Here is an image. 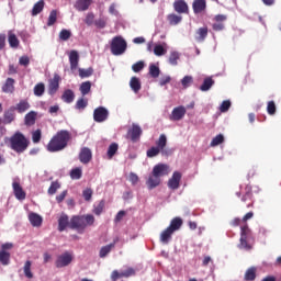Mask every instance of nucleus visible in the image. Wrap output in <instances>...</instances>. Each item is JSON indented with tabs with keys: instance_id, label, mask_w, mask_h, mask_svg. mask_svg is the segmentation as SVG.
<instances>
[{
	"instance_id": "2f4dec72",
	"label": "nucleus",
	"mask_w": 281,
	"mask_h": 281,
	"mask_svg": "<svg viewBox=\"0 0 281 281\" xmlns=\"http://www.w3.org/2000/svg\"><path fill=\"white\" fill-rule=\"evenodd\" d=\"M167 21H168L169 25H179V23H181V21H183V16L178 15L176 13H170L167 15Z\"/></svg>"
},
{
	"instance_id": "4468645a",
	"label": "nucleus",
	"mask_w": 281,
	"mask_h": 281,
	"mask_svg": "<svg viewBox=\"0 0 281 281\" xmlns=\"http://www.w3.org/2000/svg\"><path fill=\"white\" fill-rule=\"evenodd\" d=\"M142 127L135 123L132 124V128L128 130L127 132V137H130V139L135 143V142H139V137H142Z\"/></svg>"
},
{
	"instance_id": "e433bc0d",
	"label": "nucleus",
	"mask_w": 281,
	"mask_h": 281,
	"mask_svg": "<svg viewBox=\"0 0 281 281\" xmlns=\"http://www.w3.org/2000/svg\"><path fill=\"white\" fill-rule=\"evenodd\" d=\"M79 91L81 95H89L91 93V81H85L80 85Z\"/></svg>"
},
{
	"instance_id": "f704fd0d",
	"label": "nucleus",
	"mask_w": 281,
	"mask_h": 281,
	"mask_svg": "<svg viewBox=\"0 0 281 281\" xmlns=\"http://www.w3.org/2000/svg\"><path fill=\"white\" fill-rule=\"evenodd\" d=\"M212 87H214V79H212V77L205 78L200 86V91H210Z\"/></svg>"
},
{
	"instance_id": "423d86ee",
	"label": "nucleus",
	"mask_w": 281,
	"mask_h": 281,
	"mask_svg": "<svg viewBox=\"0 0 281 281\" xmlns=\"http://www.w3.org/2000/svg\"><path fill=\"white\" fill-rule=\"evenodd\" d=\"M126 41L122 38V36H115L110 44L111 54H113V56H122V54L126 52Z\"/></svg>"
},
{
	"instance_id": "79ce46f5",
	"label": "nucleus",
	"mask_w": 281,
	"mask_h": 281,
	"mask_svg": "<svg viewBox=\"0 0 281 281\" xmlns=\"http://www.w3.org/2000/svg\"><path fill=\"white\" fill-rule=\"evenodd\" d=\"M0 262L3 265V267H8V265H10V252L0 250Z\"/></svg>"
},
{
	"instance_id": "c756f323",
	"label": "nucleus",
	"mask_w": 281,
	"mask_h": 281,
	"mask_svg": "<svg viewBox=\"0 0 281 281\" xmlns=\"http://www.w3.org/2000/svg\"><path fill=\"white\" fill-rule=\"evenodd\" d=\"M182 225H183V220H181V217H175L173 220H171L168 228L173 231V233H175V232H179V229H181Z\"/></svg>"
},
{
	"instance_id": "39448f33",
	"label": "nucleus",
	"mask_w": 281,
	"mask_h": 281,
	"mask_svg": "<svg viewBox=\"0 0 281 281\" xmlns=\"http://www.w3.org/2000/svg\"><path fill=\"white\" fill-rule=\"evenodd\" d=\"M168 146V137H166V134H161L159 138L156 140V147H151L147 150V157L153 159V157H157L159 153L162 155L166 153L164 149Z\"/></svg>"
},
{
	"instance_id": "13d9d810",
	"label": "nucleus",
	"mask_w": 281,
	"mask_h": 281,
	"mask_svg": "<svg viewBox=\"0 0 281 281\" xmlns=\"http://www.w3.org/2000/svg\"><path fill=\"white\" fill-rule=\"evenodd\" d=\"M82 196L85 201H91L93 196V190L91 188H87L82 191Z\"/></svg>"
},
{
	"instance_id": "680f3d73",
	"label": "nucleus",
	"mask_w": 281,
	"mask_h": 281,
	"mask_svg": "<svg viewBox=\"0 0 281 281\" xmlns=\"http://www.w3.org/2000/svg\"><path fill=\"white\" fill-rule=\"evenodd\" d=\"M179 60V53L177 52H172L169 56V63L170 65L177 66Z\"/></svg>"
},
{
	"instance_id": "f3484780",
	"label": "nucleus",
	"mask_w": 281,
	"mask_h": 281,
	"mask_svg": "<svg viewBox=\"0 0 281 281\" xmlns=\"http://www.w3.org/2000/svg\"><path fill=\"white\" fill-rule=\"evenodd\" d=\"M192 9L194 14H202L207 10V1L205 0H193Z\"/></svg>"
},
{
	"instance_id": "c85d7f7f",
	"label": "nucleus",
	"mask_w": 281,
	"mask_h": 281,
	"mask_svg": "<svg viewBox=\"0 0 281 281\" xmlns=\"http://www.w3.org/2000/svg\"><path fill=\"white\" fill-rule=\"evenodd\" d=\"M61 100L65 101L66 104H71V102L76 100V94L74 93V90L71 89L65 90L61 95Z\"/></svg>"
},
{
	"instance_id": "a878e982",
	"label": "nucleus",
	"mask_w": 281,
	"mask_h": 281,
	"mask_svg": "<svg viewBox=\"0 0 281 281\" xmlns=\"http://www.w3.org/2000/svg\"><path fill=\"white\" fill-rule=\"evenodd\" d=\"M172 234H175V232L171 231L169 227H167L160 234V243H162L164 245H168L170 243V240L172 239Z\"/></svg>"
},
{
	"instance_id": "473e14b6",
	"label": "nucleus",
	"mask_w": 281,
	"mask_h": 281,
	"mask_svg": "<svg viewBox=\"0 0 281 281\" xmlns=\"http://www.w3.org/2000/svg\"><path fill=\"white\" fill-rule=\"evenodd\" d=\"M243 203H246V207H254V194L251 191H247L243 198H241Z\"/></svg>"
},
{
	"instance_id": "4d7b16f0",
	"label": "nucleus",
	"mask_w": 281,
	"mask_h": 281,
	"mask_svg": "<svg viewBox=\"0 0 281 281\" xmlns=\"http://www.w3.org/2000/svg\"><path fill=\"white\" fill-rule=\"evenodd\" d=\"M231 108H232V101L225 100L222 102V104L220 106V111H221V113H227V111H229Z\"/></svg>"
},
{
	"instance_id": "338daca9",
	"label": "nucleus",
	"mask_w": 281,
	"mask_h": 281,
	"mask_svg": "<svg viewBox=\"0 0 281 281\" xmlns=\"http://www.w3.org/2000/svg\"><path fill=\"white\" fill-rule=\"evenodd\" d=\"M19 64L22 65V67H27V65H30V57L27 56L20 57Z\"/></svg>"
},
{
	"instance_id": "dca6fc26",
	"label": "nucleus",
	"mask_w": 281,
	"mask_h": 281,
	"mask_svg": "<svg viewBox=\"0 0 281 281\" xmlns=\"http://www.w3.org/2000/svg\"><path fill=\"white\" fill-rule=\"evenodd\" d=\"M151 172L161 179V177H167V175H170V166L166 164H158L153 168Z\"/></svg>"
},
{
	"instance_id": "e2e57ef3",
	"label": "nucleus",
	"mask_w": 281,
	"mask_h": 281,
	"mask_svg": "<svg viewBox=\"0 0 281 281\" xmlns=\"http://www.w3.org/2000/svg\"><path fill=\"white\" fill-rule=\"evenodd\" d=\"M154 54L155 56H164L166 54V48H164L161 45H156L154 47Z\"/></svg>"
},
{
	"instance_id": "7c9ffc66",
	"label": "nucleus",
	"mask_w": 281,
	"mask_h": 281,
	"mask_svg": "<svg viewBox=\"0 0 281 281\" xmlns=\"http://www.w3.org/2000/svg\"><path fill=\"white\" fill-rule=\"evenodd\" d=\"M130 87L134 93H139L142 90V82L139 81V78L137 77H132L130 80Z\"/></svg>"
},
{
	"instance_id": "aec40b11",
	"label": "nucleus",
	"mask_w": 281,
	"mask_h": 281,
	"mask_svg": "<svg viewBox=\"0 0 281 281\" xmlns=\"http://www.w3.org/2000/svg\"><path fill=\"white\" fill-rule=\"evenodd\" d=\"M92 157H93V154L91 153V149H89L88 147L81 148L79 154V160L81 161V164H89Z\"/></svg>"
},
{
	"instance_id": "0e129e2a",
	"label": "nucleus",
	"mask_w": 281,
	"mask_h": 281,
	"mask_svg": "<svg viewBox=\"0 0 281 281\" xmlns=\"http://www.w3.org/2000/svg\"><path fill=\"white\" fill-rule=\"evenodd\" d=\"M42 133L41 130H36L35 132L32 133V139L33 144H38L41 142Z\"/></svg>"
},
{
	"instance_id": "5fc2aeb1",
	"label": "nucleus",
	"mask_w": 281,
	"mask_h": 281,
	"mask_svg": "<svg viewBox=\"0 0 281 281\" xmlns=\"http://www.w3.org/2000/svg\"><path fill=\"white\" fill-rule=\"evenodd\" d=\"M223 142H225V136H223V134H218L212 139L211 146H220V144H223Z\"/></svg>"
},
{
	"instance_id": "cd10ccee",
	"label": "nucleus",
	"mask_w": 281,
	"mask_h": 281,
	"mask_svg": "<svg viewBox=\"0 0 281 281\" xmlns=\"http://www.w3.org/2000/svg\"><path fill=\"white\" fill-rule=\"evenodd\" d=\"M14 79L7 78L4 85L2 86L3 93H14Z\"/></svg>"
},
{
	"instance_id": "c03bdc74",
	"label": "nucleus",
	"mask_w": 281,
	"mask_h": 281,
	"mask_svg": "<svg viewBox=\"0 0 281 281\" xmlns=\"http://www.w3.org/2000/svg\"><path fill=\"white\" fill-rule=\"evenodd\" d=\"M159 74H161L159 66H157L155 64H150L149 65V76H151V78H159Z\"/></svg>"
},
{
	"instance_id": "f8f14e48",
	"label": "nucleus",
	"mask_w": 281,
	"mask_h": 281,
	"mask_svg": "<svg viewBox=\"0 0 281 281\" xmlns=\"http://www.w3.org/2000/svg\"><path fill=\"white\" fill-rule=\"evenodd\" d=\"M13 194L18 201H25L27 193L23 190L20 181L12 182Z\"/></svg>"
},
{
	"instance_id": "393cba45",
	"label": "nucleus",
	"mask_w": 281,
	"mask_h": 281,
	"mask_svg": "<svg viewBox=\"0 0 281 281\" xmlns=\"http://www.w3.org/2000/svg\"><path fill=\"white\" fill-rule=\"evenodd\" d=\"M71 224V220L69 221L68 215H61L58 220V232H65L67 227Z\"/></svg>"
},
{
	"instance_id": "a19ab883",
	"label": "nucleus",
	"mask_w": 281,
	"mask_h": 281,
	"mask_svg": "<svg viewBox=\"0 0 281 281\" xmlns=\"http://www.w3.org/2000/svg\"><path fill=\"white\" fill-rule=\"evenodd\" d=\"M24 276L25 278H29V280H32L34 278V274L32 273V261L27 260L24 263Z\"/></svg>"
},
{
	"instance_id": "20e7f679",
	"label": "nucleus",
	"mask_w": 281,
	"mask_h": 281,
	"mask_svg": "<svg viewBox=\"0 0 281 281\" xmlns=\"http://www.w3.org/2000/svg\"><path fill=\"white\" fill-rule=\"evenodd\" d=\"M249 240H254V233L251 232V228H249V225L245 223L240 226V239L238 245L239 249L251 251V249H254V246L249 244Z\"/></svg>"
},
{
	"instance_id": "6e6d98bb",
	"label": "nucleus",
	"mask_w": 281,
	"mask_h": 281,
	"mask_svg": "<svg viewBox=\"0 0 281 281\" xmlns=\"http://www.w3.org/2000/svg\"><path fill=\"white\" fill-rule=\"evenodd\" d=\"M59 38H60V41H69V38H71V31H69L67 29H63L59 32Z\"/></svg>"
},
{
	"instance_id": "4be33fe9",
	"label": "nucleus",
	"mask_w": 281,
	"mask_h": 281,
	"mask_svg": "<svg viewBox=\"0 0 281 281\" xmlns=\"http://www.w3.org/2000/svg\"><path fill=\"white\" fill-rule=\"evenodd\" d=\"M92 3L93 0H77L75 3V8L76 10H78V12H87Z\"/></svg>"
},
{
	"instance_id": "69168bd1",
	"label": "nucleus",
	"mask_w": 281,
	"mask_h": 281,
	"mask_svg": "<svg viewBox=\"0 0 281 281\" xmlns=\"http://www.w3.org/2000/svg\"><path fill=\"white\" fill-rule=\"evenodd\" d=\"M136 274V271L133 268H127L126 270L122 271L123 278H132Z\"/></svg>"
},
{
	"instance_id": "864d4df0",
	"label": "nucleus",
	"mask_w": 281,
	"mask_h": 281,
	"mask_svg": "<svg viewBox=\"0 0 281 281\" xmlns=\"http://www.w3.org/2000/svg\"><path fill=\"white\" fill-rule=\"evenodd\" d=\"M192 82H194V78H192V76H184L181 80L183 89H188V87H190Z\"/></svg>"
},
{
	"instance_id": "f03ea898",
	"label": "nucleus",
	"mask_w": 281,
	"mask_h": 281,
	"mask_svg": "<svg viewBox=\"0 0 281 281\" xmlns=\"http://www.w3.org/2000/svg\"><path fill=\"white\" fill-rule=\"evenodd\" d=\"M4 144L11 148V150H14V153H18V155H21L22 153H25L30 146V140L27 137L24 136L21 132H15L11 137L4 138Z\"/></svg>"
},
{
	"instance_id": "6e6552de",
	"label": "nucleus",
	"mask_w": 281,
	"mask_h": 281,
	"mask_svg": "<svg viewBox=\"0 0 281 281\" xmlns=\"http://www.w3.org/2000/svg\"><path fill=\"white\" fill-rule=\"evenodd\" d=\"M58 89H60V75L54 74L53 78L48 80L49 95H56Z\"/></svg>"
},
{
	"instance_id": "8fccbe9b",
	"label": "nucleus",
	"mask_w": 281,
	"mask_h": 281,
	"mask_svg": "<svg viewBox=\"0 0 281 281\" xmlns=\"http://www.w3.org/2000/svg\"><path fill=\"white\" fill-rule=\"evenodd\" d=\"M57 19H58V12L56 10L50 11L48 16V22H47L48 27H52V25L56 23Z\"/></svg>"
},
{
	"instance_id": "ea45409f",
	"label": "nucleus",
	"mask_w": 281,
	"mask_h": 281,
	"mask_svg": "<svg viewBox=\"0 0 281 281\" xmlns=\"http://www.w3.org/2000/svg\"><path fill=\"white\" fill-rule=\"evenodd\" d=\"M86 106H89V100H87L85 98L78 99L75 104V109L77 111H85Z\"/></svg>"
},
{
	"instance_id": "052dcab7",
	"label": "nucleus",
	"mask_w": 281,
	"mask_h": 281,
	"mask_svg": "<svg viewBox=\"0 0 281 281\" xmlns=\"http://www.w3.org/2000/svg\"><path fill=\"white\" fill-rule=\"evenodd\" d=\"M144 67H145L144 61H137V63L133 64L132 70L134 71V74H139V71H142V69H144Z\"/></svg>"
},
{
	"instance_id": "6ab92c4d",
	"label": "nucleus",
	"mask_w": 281,
	"mask_h": 281,
	"mask_svg": "<svg viewBox=\"0 0 281 281\" xmlns=\"http://www.w3.org/2000/svg\"><path fill=\"white\" fill-rule=\"evenodd\" d=\"M117 244V238L113 240V243L102 246L99 251V258H106L113 249H115V245Z\"/></svg>"
},
{
	"instance_id": "0eeeda50",
	"label": "nucleus",
	"mask_w": 281,
	"mask_h": 281,
	"mask_svg": "<svg viewBox=\"0 0 281 281\" xmlns=\"http://www.w3.org/2000/svg\"><path fill=\"white\" fill-rule=\"evenodd\" d=\"M72 261L74 255H71V252L69 251H66L57 257V260L55 261V267H57V269H63L64 267H69Z\"/></svg>"
},
{
	"instance_id": "49530a36",
	"label": "nucleus",
	"mask_w": 281,
	"mask_h": 281,
	"mask_svg": "<svg viewBox=\"0 0 281 281\" xmlns=\"http://www.w3.org/2000/svg\"><path fill=\"white\" fill-rule=\"evenodd\" d=\"M78 71H79V76L81 78H91V76H93V68H91V67L87 68V69L79 68Z\"/></svg>"
},
{
	"instance_id": "412c9836",
	"label": "nucleus",
	"mask_w": 281,
	"mask_h": 281,
	"mask_svg": "<svg viewBox=\"0 0 281 281\" xmlns=\"http://www.w3.org/2000/svg\"><path fill=\"white\" fill-rule=\"evenodd\" d=\"M160 183H161V178L151 171V175L149 176V178L146 181L148 189L155 190V188H157V186H159Z\"/></svg>"
},
{
	"instance_id": "bf43d9fd",
	"label": "nucleus",
	"mask_w": 281,
	"mask_h": 281,
	"mask_svg": "<svg viewBox=\"0 0 281 281\" xmlns=\"http://www.w3.org/2000/svg\"><path fill=\"white\" fill-rule=\"evenodd\" d=\"M276 111H277V108H276V102L274 101H269L268 102V105H267V112L269 115H276Z\"/></svg>"
},
{
	"instance_id": "bb28decb",
	"label": "nucleus",
	"mask_w": 281,
	"mask_h": 281,
	"mask_svg": "<svg viewBox=\"0 0 281 281\" xmlns=\"http://www.w3.org/2000/svg\"><path fill=\"white\" fill-rule=\"evenodd\" d=\"M29 221L33 227H41L43 225V217L36 213H30Z\"/></svg>"
},
{
	"instance_id": "09e8293b",
	"label": "nucleus",
	"mask_w": 281,
	"mask_h": 281,
	"mask_svg": "<svg viewBox=\"0 0 281 281\" xmlns=\"http://www.w3.org/2000/svg\"><path fill=\"white\" fill-rule=\"evenodd\" d=\"M104 205H105L104 200H101L98 203V205H94L93 214H95V216H100V214H102L104 212Z\"/></svg>"
},
{
	"instance_id": "c9c22d12",
	"label": "nucleus",
	"mask_w": 281,
	"mask_h": 281,
	"mask_svg": "<svg viewBox=\"0 0 281 281\" xmlns=\"http://www.w3.org/2000/svg\"><path fill=\"white\" fill-rule=\"evenodd\" d=\"M256 267H250L246 270L245 276H244V280L245 281H254L256 280Z\"/></svg>"
},
{
	"instance_id": "4c0bfd02",
	"label": "nucleus",
	"mask_w": 281,
	"mask_h": 281,
	"mask_svg": "<svg viewBox=\"0 0 281 281\" xmlns=\"http://www.w3.org/2000/svg\"><path fill=\"white\" fill-rule=\"evenodd\" d=\"M15 109L18 110V113H25V111H29L30 109V102L27 100H21Z\"/></svg>"
},
{
	"instance_id": "58836bf2",
	"label": "nucleus",
	"mask_w": 281,
	"mask_h": 281,
	"mask_svg": "<svg viewBox=\"0 0 281 281\" xmlns=\"http://www.w3.org/2000/svg\"><path fill=\"white\" fill-rule=\"evenodd\" d=\"M14 111L7 110L3 114V124H12L14 122Z\"/></svg>"
},
{
	"instance_id": "3c124183",
	"label": "nucleus",
	"mask_w": 281,
	"mask_h": 281,
	"mask_svg": "<svg viewBox=\"0 0 281 281\" xmlns=\"http://www.w3.org/2000/svg\"><path fill=\"white\" fill-rule=\"evenodd\" d=\"M70 178L75 180L82 179V169L81 168L71 169Z\"/></svg>"
},
{
	"instance_id": "a211bd4d",
	"label": "nucleus",
	"mask_w": 281,
	"mask_h": 281,
	"mask_svg": "<svg viewBox=\"0 0 281 281\" xmlns=\"http://www.w3.org/2000/svg\"><path fill=\"white\" fill-rule=\"evenodd\" d=\"M68 58L71 71H76V69H78V64L80 63V55L78 54V50H70Z\"/></svg>"
},
{
	"instance_id": "2eb2a0df",
	"label": "nucleus",
	"mask_w": 281,
	"mask_h": 281,
	"mask_svg": "<svg viewBox=\"0 0 281 281\" xmlns=\"http://www.w3.org/2000/svg\"><path fill=\"white\" fill-rule=\"evenodd\" d=\"M173 10L175 12H178V14H188L190 12V8L186 0H176L173 2Z\"/></svg>"
},
{
	"instance_id": "f257e3e1",
	"label": "nucleus",
	"mask_w": 281,
	"mask_h": 281,
	"mask_svg": "<svg viewBox=\"0 0 281 281\" xmlns=\"http://www.w3.org/2000/svg\"><path fill=\"white\" fill-rule=\"evenodd\" d=\"M71 139V133L67 130H61L56 133L47 144L48 153H60L65 150V147L69 144Z\"/></svg>"
},
{
	"instance_id": "ddd939ff",
	"label": "nucleus",
	"mask_w": 281,
	"mask_h": 281,
	"mask_svg": "<svg viewBox=\"0 0 281 281\" xmlns=\"http://www.w3.org/2000/svg\"><path fill=\"white\" fill-rule=\"evenodd\" d=\"M186 113H187L186 106L179 105L172 110L169 116V120L171 122H179L183 120V117H186Z\"/></svg>"
},
{
	"instance_id": "a18cd8bd",
	"label": "nucleus",
	"mask_w": 281,
	"mask_h": 281,
	"mask_svg": "<svg viewBox=\"0 0 281 281\" xmlns=\"http://www.w3.org/2000/svg\"><path fill=\"white\" fill-rule=\"evenodd\" d=\"M33 91H34V95H36L37 98H41V95H43V93H45V83L40 82V83L35 85Z\"/></svg>"
},
{
	"instance_id": "603ef678",
	"label": "nucleus",
	"mask_w": 281,
	"mask_h": 281,
	"mask_svg": "<svg viewBox=\"0 0 281 281\" xmlns=\"http://www.w3.org/2000/svg\"><path fill=\"white\" fill-rule=\"evenodd\" d=\"M60 190V183L58 181H53L50 187L48 188V194L53 195L56 194Z\"/></svg>"
},
{
	"instance_id": "774afa93",
	"label": "nucleus",
	"mask_w": 281,
	"mask_h": 281,
	"mask_svg": "<svg viewBox=\"0 0 281 281\" xmlns=\"http://www.w3.org/2000/svg\"><path fill=\"white\" fill-rule=\"evenodd\" d=\"M120 278H124L122 276V272H119L117 270L112 271V274H111L112 281H117V280H120Z\"/></svg>"
},
{
	"instance_id": "b1692460",
	"label": "nucleus",
	"mask_w": 281,
	"mask_h": 281,
	"mask_svg": "<svg viewBox=\"0 0 281 281\" xmlns=\"http://www.w3.org/2000/svg\"><path fill=\"white\" fill-rule=\"evenodd\" d=\"M36 117H38V113L31 111L24 116L25 126H34L36 124Z\"/></svg>"
},
{
	"instance_id": "1a4fd4ad",
	"label": "nucleus",
	"mask_w": 281,
	"mask_h": 281,
	"mask_svg": "<svg viewBox=\"0 0 281 281\" xmlns=\"http://www.w3.org/2000/svg\"><path fill=\"white\" fill-rule=\"evenodd\" d=\"M93 120L94 122L102 123L109 120V110L104 106H99L93 111Z\"/></svg>"
},
{
	"instance_id": "37998d69",
	"label": "nucleus",
	"mask_w": 281,
	"mask_h": 281,
	"mask_svg": "<svg viewBox=\"0 0 281 281\" xmlns=\"http://www.w3.org/2000/svg\"><path fill=\"white\" fill-rule=\"evenodd\" d=\"M120 146L117 145V143H112L109 148H108V157L109 159H113V157H115V154L117 153Z\"/></svg>"
},
{
	"instance_id": "72a5a7b5",
	"label": "nucleus",
	"mask_w": 281,
	"mask_h": 281,
	"mask_svg": "<svg viewBox=\"0 0 281 281\" xmlns=\"http://www.w3.org/2000/svg\"><path fill=\"white\" fill-rule=\"evenodd\" d=\"M45 8V1L40 0L33 5L32 9V16H36L43 12V9Z\"/></svg>"
},
{
	"instance_id": "9b49d317",
	"label": "nucleus",
	"mask_w": 281,
	"mask_h": 281,
	"mask_svg": "<svg viewBox=\"0 0 281 281\" xmlns=\"http://www.w3.org/2000/svg\"><path fill=\"white\" fill-rule=\"evenodd\" d=\"M183 175H181V172L179 171H175L171 176V178L168 180V188L170 190H179L180 186H181V179H182Z\"/></svg>"
},
{
	"instance_id": "5701e85b",
	"label": "nucleus",
	"mask_w": 281,
	"mask_h": 281,
	"mask_svg": "<svg viewBox=\"0 0 281 281\" xmlns=\"http://www.w3.org/2000/svg\"><path fill=\"white\" fill-rule=\"evenodd\" d=\"M209 29L207 26H202L195 31V41L198 43H203L207 38Z\"/></svg>"
},
{
	"instance_id": "9d476101",
	"label": "nucleus",
	"mask_w": 281,
	"mask_h": 281,
	"mask_svg": "<svg viewBox=\"0 0 281 281\" xmlns=\"http://www.w3.org/2000/svg\"><path fill=\"white\" fill-rule=\"evenodd\" d=\"M213 21H215V23L212 24V30L214 32H223V30H225V21H227V15L217 14L214 16Z\"/></svg>"
},
{
	"instance_id": "7ed1b4c3",
	"label": "nucleus",
	"mask_w": 281,
	"mask_h": 281,
	"mask_svg": "<svg viewBox=\"0 0 281 281\" xmlns=\"http://www.w3.org/2000/svg\"><path fill=\"white\" fill-rule=\"evenodd\" d=\"M95 223V216L92 214L74 215L70 218L69 229H75L78 234H85L87 227H91Z\"/></svg>"
},
{
	"instance_id": "de8ad7c7",
	"label": "nucleus",
	"mask_w": 281,
	"mask_h": 281,
	"mask_svg": "<svg viewBox=\"0 0 281 281\" xmlns=\"http://www.w3.org/2000/svg\"><path fill=\"white\" fill-rule=\"evenodd\" d=\"M9 45L13 48L19 47V37L12 32L9 33Z\"/></svg>"
}]
</instances>
